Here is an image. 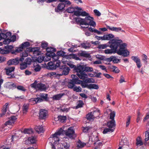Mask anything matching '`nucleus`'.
I'll return each instance as SVG.
<instances>
[{"instance_id": "1", "label": "nucleus", "mask_w": 149, "mask_h": 149, "mask_svg": "<svg viewBox=\"0 0 149 149\" xmlns=\"http://www.w3.org/2000/svg\"><path fill=\"white\" fill-rule=\"evenodd\" d=\"M123 42L122 40L120 39H113L110 46L111 49L105 50V53L107 54L117 53L119 55H122L124 57L127 56L129 55L130 52L126 49L127 44Z\"/></svg>"}, {"instance_id": "2", "label": "nucleus", "mask_w": 149, "mask_h": 149, "mask_svg": "<svg viewBox=\"0 0 149 149\" xmlns=\"http://www.w3.org/2000/svg\"><path fill=\"white\" fill-rule=\"evenodd\" d=\"M75 70L77 72L76 75L80 79H84L88 77L87 74L85 72H92L93 71L92 67L86 66V65H78L75 68Z\"/></svg>"}, {"instance_id": "3", "label": "nucleus", "mask_w": 149, "mask_h": 149, "mask_svg": "<svg viewBox=\"0 0 149 149\" xmlns=\"http://www.w3.org/2000/svg\"><path fill=\"white\" fill-rule=\"evenodd\" d=\"M94 18L89 15L84 19L80 17L75 18V21L77 24H80L81 25H90L95 27L96 26V23L94 21Z\"/></svg>"}, {"instance_id": "4", "label": "nucleus", "mask_w": 149, "mask_h": 149, "mask_svg": "<svg viewBox=\"0 0 149 149\" xmlns=\"http://www.w3.org/2000/svg\"><path fill=\"white\" fill-rule=\"evenodd\" d=\"M115 120H111L108 122L107 126L109 128H106L104 129L103 132L104 134L107 133L108 132H112L114 130L112 128H113L115 126Z\"/></svg>"}, {"instance_id": "5", "label": "nucleus", "mask_w": 149, "mask_h": 149, "mask_svg": "<svg viewBox=\"0 0 149 149\" xmlns=\"http://www.w3.org/2000/svg\"><path fill=\"white\" fill-rule=\"evenodd\" d=\"M60 131H61L62 134H65L66 136L70 138H72L74 136H75L74 131L72 127L68 128L67 130H63L61 129Z\"/></svg>"}, {"instance_id": "6", "label": "nucleus", "mask_w": 149, "mask_h": 149, "mask_svg": "<svg viewBox=\"0 0 149 149\" xmlns=\"http://www.w3.org/2000/svg\"><path fill=\"white\" fill-rule=\"evenodd\" d=\"M24 60L23 58H16L15 59L10 60L7 62L8 65H16L18 64L19 61H22Z\"/></svg>"}, {"instance_id": "7", "label": "nucleus", "mask_w": 149, "mask_h": 149, "mask_svg": "<svg viewBox=\"0 0 149 149\" xmlns=\"http://www.w3.org/2000/svg\"><path fill=\"white\" fill-rule=\"evenodd\" d=\"M37 97V102H40L47 99L48 95L46 93H40L36 95Z\"/></svg>"}, {"instance_id": "8", "label": "nucleus", "mask_w": 149, "mask_h": 149, "mask_svg": "<svg viewBox=\"0 0 149 149\" xmlns=\"http://www.w3.org/2000/svg\"><path fill=\"white\" fill-rule=\"evenodd\" d=\"M31 62L30 58H28L25 61V62L20 64V68L22 70L25 69L27 67L28 65H30Z\"/></svg>"}, {"instance_id": "9", "label": "nucleus", "mask_w": 149, "mask_h": 149, "mask_svg": "<svg viewBox=\"0 0 149 149\" xmlns=\"http://www.w3.org/2000/svg\"><path fill=\"white\" fill-rule=\"evenodd\" d=\"M62 134L60 131L59 130L58 132L52 135L53 140H54V143H56L57 142L59 141V137Z\"/></svg>"}, {"instance_id": "10", "label": "nucleus", "mask_w": 149, "mask_h": 149, "mask_svg": "<svg viewBox=\"0 0 149 149\" xmlns=\"http://www.w3.org/2000/svg\"><path fill=\"white\" fill-rule=\"evenodd\" d=\"M48 115L47 111L45 109H41L39 112V118L41 119H45Z\"/></svg>"}, {"instance_id": "11", "label": "nucleus", "mask_w": 149, "mask_h": 149, "mask_svg": "<svg viewBox=\"0 0 149 149\" xmlns=\"http://www.w3.org/2000/svg\"><path fill=\"white\" fill-rule=\"evenodd\" d=\"M69 70L70 69L68 67L66 66H63L60 68V70L62 72V74H57V75H58L59 76L62 75L63 74L66 75L68 74Z\"/></svg>"}, {"instance_id": "12", "label": "nucleus", "mask_w": 149, "mask_h": 149, "mask_svg": "<svg viewBox=\"0 0 149 149\" xmlns=\"http://www.w3.org/2000/svg\"><path fill=\"white\" fill-rule=\"evenodd\" d=\"M31 87L38 88L40 90H44L47 89V87L45 84H31Z\"/></svg>"}, {"instance_id": "13", "label": "nucleus", "mask_w": 149, "mask_h": 149, "mask_svg": "<svg viewBox=\"0 0 149 149\" xmlns=\"http://www.w3.org/2000/svg\"><path fill=\"white\" fill-rule=\"evenodd\" d=\"M71 77L72 78V84H83L82 81L79 80V78L76 75L72 74L71 75Z\"/></svg>"}, {"instance_id": "14", "label": "nucleus", "mask_w": 149, "mask_h": 149, "mask_svg": "<svg viewBox=\"0 0 149 149\" xmlns=\"http://www.w3.org/2000/svg\"><path fill=\"white\" fill-rule=\"evenodd\" d=\"M83 88H87L89 89H97L99 87L97 84H81Z\"/></svg>"}, {"instance_id": "15", "label": "nucleus", "mask_w": 149, "mask_h": 149, "mask_svg": "<svg viewBox=\"0 0 149 149\" xmlns=\"http://www.w3.org/2000/svg\"><path fill=\"white\" fill-rule=\"evenodd\" d=\"M65 5L64 3H59L57 8H55V10L57 12L62 11L65 10Z\"/></svg>"}, {"instance_id": "16", "label": "nucleus", "mask_w": 149, "mask_h": 149, "mask_svg": "<svg viewBox=\"0 0 149 149\" xmlns=\"http://www.w3.org/2000/svg\"><path fill=\"white\" fill-rule=\"evenodd\" d=\"M16 119L17 118L15 116H12L9 118V120L5 123L4 125L6 126L8 125H11L15 122Z\"/></svg>"}, {"instance_id": "17", "label": "nucleus", "mask_w": 149, "mask_h": 149, "mask_svg": "<svg viewBox=\"0 0 149 149\" xmlns=\"http://www.w3.org/2000/svg\"><path fill=\"white\" fill-rule=\"evenodd\" d=\"M95 112H91L88 113L86 116V118L88 120L91 121L93 120L96 117L94 116V113Z\"/></svg>"}, {"instance_id": "18", "label": "nucleus", "mask_w": 149, "mask_h": 149, "mask_svg": "<svg viewBox=\"0 0 149 149\" xmlns=\"http://www.w3.org/2000/svg\"><path fill=\"white\" fill-rule=\"evenodd\" d=\"M107 28L111 31H113L117 32H119V31H121V32H125V31L122 30L121 28L120 27H110L109 26H107Z\"/></svg>"}, {"instance_id": "19", "label": "nucleus", "mask_w": 149, "mask_h": 149, "mask_svg": "<svg viewBox=\"0 0 149 149\" xmlns=\"http://www.w3.org/2000/svg\"><path fill=\"white\" fill-rule=\"evenodd\" d=\"M92 73H88L87 74L88 76H89L91 77H99L100 75L102 74L101 72L97 73L96 72H92Z\"/></svg>"}, {"instance_id": "20", "label": "nucleus", "mask_w": 149, "mask_h": 149, "mask_svg": "<svg viewBox=\"0 0 149 149\" xmlns=\"http://www.w3.org/2000/svg\"><path fill=\"white\" fill-rule=\"evenodd\" d=\"M34 129L36 132L38 133H42L44 131V129L42 126H36L34 128Z\"/></svg>"}, {"instance_id": "21", "label": "nucleus", "mask_w": 149, "mask_h": 149, "mask_svg": "<svg viewBox=\"0 0 149 149\" xmlns=\"http://www.w3.org/2000/svg\"><path fill=\"white\" fill-rule=\"evenodd\" d=\"M60 148L61 149H68L70 147V145L69 143L63 142L60 144Z\"/></svg>"}, {"instance_id": "22", "label": "nucleus", "mask_w": 149, "mask_h": 149, "mask_svg": "<svg viewBox=\"0 0 149 149\" xmlns=\"http://www.w3.org/2000/svg\"><path fill=\"white\" fill-rule=\"evenodd\" d=\"M30 51L33 52V53L36 55H39L40 53V48L39 47H36L31 48Z\"/></svg>"}, {"instance_id": "23", "label": "nucleus", "mask_w": 149, "mask_h": 149, "mask_svg": "<svg viewBox=\"0 0 149 149\" xmlns=\"http://www.w3.org/2000/svg\"><path fill=\"white\" fill-rule=\"evenodd\" d=\"M11 33L10 32L6 33V34L0 33V40L2 39L6 38L8 36H10Z\"/></svg>"}, {"instance_id": "24", "label": "nucleus", "mask_w": 149, "mask_h": 149, "mask_svg": "<svg viewBox=\"0 0 149 149\" xmlns=\"http://www.w3.org/2000/svg\"><path fill=\"white\" fill-rule=\"evenodd\" d=\"M83 81L86 83H94L95 80L93 78H89L88 77L85 78L84 79H81Z\"/></svg>"}, {"instance_id": "25", "label": "nucleus", "mask_w": 149, "mask_h": 149, "mask_svg": "<svg viewBox=\"0 0 149 149\" xmlns=\"http://www.w3.org/2000/svg\"><path fill=\"white\" fill-rule=\"evenodd\" d=\"M64 93H60L57 95H54L52 97L53 100H60L61 97L64 95Z\"/></svg>"}, {"instance_id": "26", "label": "nucleus", "mask_w": 149, "mask_h": 149, "mask_svg": "<svg viewBox=\"0 0 149 149\" xmlns=\"http://www.w3.org/2000/svg\"><path fill=\"white\" fill-rule=\"evenodd\" d=\"M15 69L14 67H8L5 69L6 70V74L8 75L11 74V73Z\"/></svg>"}, {"instance_id": "27", "label": "nucleus", "mask_w": 149, "mask_h": 149, "mask_svg": "<svg viewBox=\"0 0 149 149\" xmlns=\"http://www.w3.org/2000/svg\"><path fill=\"white\" fill-rule=\"evenodd\" d=\"M114 36L112 34H105L104 35V40H111L112 38H114Z\"/></svg>"}, {"instance_id": "28", "label": "nucleus", "mask_w": 149, "mask_h": 149, "mask_svg": "<svg viewBox=\"0 0 149 149\" xmlns=\"http://www.w3.org/2000/svg\"><path fill=\"white\" fill-rule=\"evenodd\" d=\"M77 147L79 148H82L85 145L86 143L82 142L80 140H79L77 143Z\"/></svg>"}, {"instance_id": "29", "label": "nucleus", "mask_w": 149, "mask_h": 149, "mask_svg": "<svg viewBox=\"0 0 149 149\" xmlns=\"http://www.w3.org/2000/svg\"><path fill=\"white\" fill-rule=\"evenodd\" d=\"M9 103L7 102L5 103L2 107V111L3 112H6L7 110L9 109Z\"/></svg>"}, {"instance_id": "30", "label": "nucleus", "mask_w": 149, "mask_h": 149, "mask_svg": "<svg viewBox=\"0 0 149 149\" xmlns=\"http://www.w3.org/2000/svg\"><path fill=\"white\" fill-rule=\"evenodd\" d=\"M51 53H47L46 55L44 56H43L44 61L47 62L51 60Z\"/></svg>"}, {"instance_id": "31", "label": "nucleus", "mask_w": 149, "mask_h": 149, "mask_svg": "<svg viewBox=\"0 0 149 149\" xmlns=\"http://www.w3.org/2000/svg\"><path fill=\"white\" fill-rule=\"evenodd\" d=\"M136 144L138 146H141L143 145V143L142 141V139L141 137L139 136L137 138Z\"/></svg>"}, {"instance_id": "32", "label": "nucleus", "mask_w": 149, "mask_h": 149, "mask_svg": "<svg viewBox=\"0 0 149 149\" xmlns=\"http://www.w3.org/2000/svg\"><path fill=\"white\" fill-rule=\"evenodd\" d=\"M80 54L81 56L86 57H89L90 56V54L85 51L81 52L80 53Z\"/></svg>"}, {"instance_id": "33", "label": "nucleus", "mask_w": 149, "mask_h": 149, "mask_svg": "<svg viewBox=\"0 0 149 149\" xmlns=\"http://www.w3.org/2000/svg\"><path fill=\"white\" fill-rule=\"evenodd\" d=\"M29 108V105L27 104H24L22 107L23 113L24 114H26L28 111Z\"/></svg>"}, {"instance_id": "34", "label": "nucleus", "mask_w": 149, "mask_h": 149, "mask_svg": "<svg viewBox=\"0 0 149 149\" xmlns=\"http://www.w3.org/2000/svg\"><path fill=\"white\" fill-rule=\"evenodd\" d=\"M58 120L61 123L64 122L66 120L65 116H59L58 117Z\"/></svg>"}, {"instance_id": "35", "label": "nucleus", "mask_w": 149, "mask_h": 149, "mask_svg": "<svg viewBox=\"0 0 149 149\" xmlns=\"http://www.w3.org/2000/svg\"><path fill=\"white\" fill-rule=\"evenodd\" d=\"M30 45L29 42H23L20 45L23 49L26 48V47L29 46Z\"/></svg>"}, {"instance_id": "36", "label": "nucleus", "mask_w": 149, "mask_h": 149, "mask_svg": "<svg viewBox=\"0 0 149 149\" xmlns=\"http://www.w3.org/2000/svg\"><path fill=\"white\" fill-rule=\"evenodd\" d=\"M68 58H73L77 60H79V57L74 54H70L68 55Z\"/></svg>"}, {"instance_id": "37", "label": "nucleus", "mask_w": 149, "mask_h": 149, "mask_svg": "<svg viewBox=\"0 0 149 149\" xmlns=\"http://www.w3.org/2000/svg\"><path fill=\"white\" fill-rule=\"evenodd\" d=\"M81 46L84 48L86 49L89 48L90 47V44L89 43H84L81 44Z\"/></svg>"}, {"instance_id": "38", "label": "nucleus", "mask_w": 149, "mask_h": 149, "mask_svg": "<svg viewBox=\"0 0 149 149\" xmlns=\"http://www.w3.org/2000/svg\"><path fill=\"white\" fill-rule=\"evenodd\" d=\"M51 56H52V60L54 61H57L59 58L58 56L57 55H56L54 53H53L51 54Z\"/></svg>"}, {"instance_id": "39", "label": "nucleus", "mask_w": 149, "mask_h": 149, "mask_svg": "<svg viewBox=\"0 0 149 149\" xmlns=\"http://www.w3.org/2000/svg\"><path fill=\"white\" fill-rule=\"evenodd\" d=\"M36 137L32 136L29 138L27 141H29L31 143H35Z\"/></svg>"}, {"instance_id": "40", "label": "nucleus", "mask_w": 149, "mask_h": 149, "mask_svg": "<svg viewBox=\"0 0 149 149\" xmlns=\"http://www.w3.org/2000/svg\"><path fill=\"white\" fill-rule=\"evenodd\" d=\"M111 113L110 114V118L111 120H114V118L115 116V112L114 111H112L111 110H110Z\"/></svg>"}, {"instance_id": "41", "label": "nucleus", "mask_w": 149, "mask_h": 149, "mask_svg": "<svg viewBox=\"0 0 149 149\" xmlns=\"http://www.w3.org/2000/svg\"><path fill=\"white\" fill-rule=\"evenodd\" d=\"M131 58L136 63H139L141 61L140 58L137 56H133L131 57Z\"/></svg>"}, {"instance_id": "42", "label": "nucleus", "mask_w": 149, "mask_h": 149, "mask_svg": "<svg viewBox=\"0 0 149 149\" xmlns=\"http://www.w3.org/2000/svg\"><path fill=\"white\" fill-rule=\"evenodd\" d=\"M37 97L35 98H32L29 100V102L30 103L33 104L40 102H37Z\"/></svg>"}, {"instance_id": "43", "label": "nucleus", "mask_w": 149, "mask_h": 149, "mask_svg": "<svg viewBox=\"0 0 149 149\" xmlns=\"http://www.w3.org/2000/svg\"><path fill=\"white\" fill-rule=\"evenodd\" d=\"M44 59L43 58V56L41 55L39 56L38 58L36 59V61L38 63H41L43 61H44Z\"/></svg>"}, {"instance_id": "44", "label": "nucleus", "mask_w": 149, "mask_h": 149, "mask_svg": "<svg viewBox=\"0 0 149 149\" xmlns=\"http://www.w3.org/2000/svg\"><path fill=\"white\" fill-rule=\"evenodd\" d=\"M6 87L8 89H14L16 88V86L15 84H6Z\"/></svg>"}, {"instance_id": "45", "label": "nucleus", "mask_w": 149, "mask_h": 149, "mask_svg": "<svg viewBox=\"0 0 149 149\" xmlns=\"http://www.w3.org/2000/svg\"><path fill=\"white\" fill-rule=\"evenodd\" d=\"M145 137L144 140L146 142L149 140V132L148 131H146L145 132Z\"/></svg>"}, {"instance_id": "46", "label": "nucleus", "mask_w": 149, "mask_h": 149, "mask_svg": "<svg viewBox=\"0 0 149 149\" xmlns=\"http://www.w3.org/2000/svg\"><path fill=\"white\" fill-rule=\"evenodd\" d=\"M24 134H31L33 132V131L31 129H25L23 132Z\"/></svg>"}, {"instance_id": "47", "label": "nucleus", "mask_w": 149, "mask_h": 149, "mask_svg": "<svg viewBox=\"0 0 149 149\" xmlns=\"http://www.w3.org/2000/svg\"><path fill=\"white\" fill-rule=\"evenodd\" d=\"M61 2H64L65 5L70 6L71 4V3L68 0H58Z\"/></svg>"}, {"instance_id": "48", "label": "nucleus", "mask_w": 149, "mask_h": 149, "mask_svg": "<svg viewBox=\"0 0 149 149\" xmlns=\"http://www.w3.org/2000/svg\"><path fill=\"white\" fill-rule=\"evenodd\" d=\"M66 10L69 13H72L74 12V9L73 7H70L67 8Z\"/></svg>"}, {"instance_id": "49", "label": "nucleus", "mask_w": 149, "mask_h": 149, "mask_svg": "<svg viewBox=\"0 0 149 149\" xmlns=\"http://www.w3.org/2000/svg\"><path fill=\"white\" fill-rule=\"evenodd\" d=\"M61 62L59 61H58L56 62L55 64H54V67H53V69H56L57 68L59 67L60 65Z\"/></svg>"}, {"instance_id": "50", "label": "nucleus", "mask_w": 149, "mask_h": 149, "mask_svg": "<svg viewBox=\"0 0 149 149\" xmlns=\"http://www.w3.org/2000/svg\"><path fill=\"white\" fill-rule=\"evenodd\" d=\"M41 68L39 65H37L34 66V69L35 72H38L40 70Z\"/></svg>"}, {"instance_id": "51", "label": "nucleus", "mask_w": 149, "mask_h": 149, "mask_svg": "<svg viewBox=\"0 0 149 149\" xmlns=\"http://www.w3.org/2000/svg\"><path fill=\"white\" fill-rule=\"evenodd\" d=\"M28 56V53L25 51L24 52H22L20 54V56L21 57V58H23V57H26Z\"/></svg>"}, {"instance_id": "52", "label": "nucleus", "mask_w": 149, "mask_h": 149, "mask_svg": "<svg viewBox=\"0 0 149 149\" xmlns=\"http://www.w3.org/2000/svg\"><path fill=\"white\" fill-rule=\"evenodd\" d=\"M9 36H8V37ZM8 37L7 38H6V39L3 41V43L5 45H7L9 44L10 42V39L8 38Z\"/></svg>"}, {"instance_id": "53", "label": "nucleus", "mask_w": 149, "mask_h": 149, "mask_svg": "<svg viewBox=\"0 0 149 149\" xmlns=\"http://www.w3.org/2000/svg\"><path fill=\"white\" fill-rule=\"evenodd\" d=\"M73 90L77 92H81V88L80 87H77L75 86Z\"/></svg>"}, {"instance_id": "54", "label": "nucleus", "mask_w": 149, "mask_h": 149, "mask_svg": "<svg viewBox=\"0 0 149 149\" xmlns=\"http://www.w3.org/2000/svg\"><path fill=\"white\" fill-rule=\"evenodd\" d=\"M108 47L107 45L106 44L100 45L98 46V48L101 49H105Z\"/></svg>"}, {"instance_id": "55", "label": "nucleus", "mask_w": 149, "mask_h": 149, "mask_svg": "<svg viewBox=\"0 0 149 149\" xmlns=\"http://www.w3.org/2000/svg\"><path fill=\"white\" fill-rule=\"evenodd\" d=\"M56 54L58 56H63L64 55L65 53L63 51H60L58 52Z\"/></svg>"}, {"instance_id": "56", "label": "nucleus", "mask_w": 149, "mask_h": 149, "mask_svg": "<svg viewBox=\"0 0 149 149\" xmlns=\"http://www.w3.org/2000/svg\"><path fill=\"white\" fill-rule=\"evenodd\" d=\"M84 103L82 101L79 100V103L77 106V108L82 107Z\"/></svg>"}, {"instance_id": "57", "label": "nucleus", "mask_w": 149, "mask_h": 149, "mask_svg": "<svg viewBox=\"0 0 149 149\" xmlns=\"http://www.w3.org/2000/svg\"><path fill=\"white\" fill-rule=\"evenodd\" d=\"M89 14L85 11H81V16H88Z\"/></svg>"}, {"instance_id": "58", "label": "nucleus", "mask_w": 149, "mask_h": 149, "mask_svg": "<svg viewBox=\"0 0 149 149\" xmlns=\"http://www.w3.org/2000/svg\"><path fill=\"white\" fill-rule=\"evenodd\" d=\"M113 71L116 73H118L119 72V70L118 68L115 66H112Z\"/></svg>"}, {"instance_id": "59", "label": "nucleus", "mask_w": 149, "mask_h": 149, "mask_svg": "<svg viewBox=\"0 0 149 149\" xmlns=\"http://www.w3.org/2000/svg\"><path fill=\"white\" fill-rule=\"evenodd\" d=\"M48 44L45 42H42L41 46L42 47L44 48H46L47 47V46Z\"/></svg>"}, {"instance_id": "60", "label": "nucleus", "mask_w": 149, "mask_h": 149, "mask_svg": "<svg viewBox=\"0 0 149 149\" xmlns=\"http://www.w3.org/2000/svg\"><path fill=\"white\" fill-rule=\"evenodd\" d=\"M16 87L19 90H20L23 91H26V89L24 88L22 86H16Z\"/></svg>"}, {"instance_id": "61", "label": "nucleus", "mask_w": 149, "mask_h": 149, "mask_svg": "<svg viewBox=\"0 0 149 149\" xmlns=\"http://www.w3.org/2000/svg\"><path fill=\"white\" fill-rule=\"evenodd\" d=\"M142 60L144 61V62H147V56L145 54H143L142 55Z\"/></svg>"}, {"instance_id": "62", "label": "nucleus", "mask_w": 149, "mask_h": 149, "mask_svg": "<svg viewBox=\"0 0 149 149\" xmlns=\"http://www.w3.org/2000/svg\"><path fill=\"white\" fill-rule=\"evenodd\" d=\"M81 11L77 10L74 12V14L75 15L77 16H81Z\"/></svg>"}, {"instance_id": "63", "label": "nucleus", "mask_w": 149, "mask_h": 149, "mask_svg": "<svg viewBox=\"0 0 149 149\" xmlns=\"http://www.w3.org/2000/svg\"><path fill=\"white\" fill-rule=\"evenodd\" d=\"M94 12L95 15L98 16H100L101 14L100 12L97 10L95 9L94 10Z\"/></svg>"}, {"instance_id": "64", "label": "nucleus", "mask_w": 149, "mask_h": 149, "mask_svg": "<svg viewBox=\"0 0 149 149\" xmlns=\"http://www.w3.org/2000/svg\"><path fill=\"white\" fill-rule=\"evenodd\" d=\"M69 109H68V108H66L64 107H61V110L63 112H64V111L67 112L68 111Z\"/></svg>"}]
</instances>
